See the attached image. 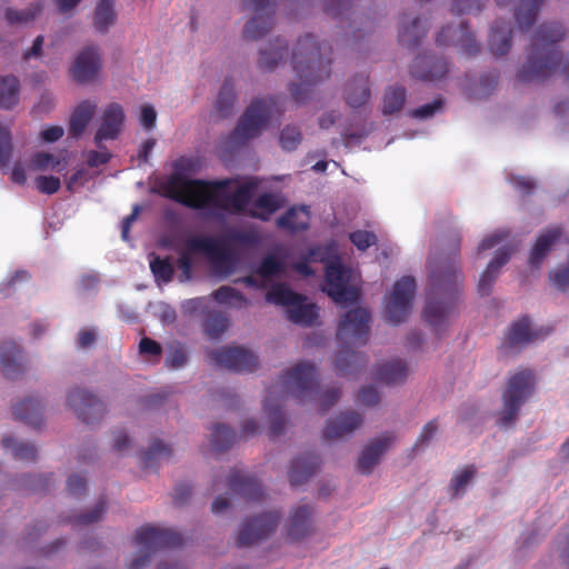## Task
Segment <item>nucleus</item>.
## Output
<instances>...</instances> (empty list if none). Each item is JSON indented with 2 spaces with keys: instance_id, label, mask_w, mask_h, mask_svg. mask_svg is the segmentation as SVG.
Here are the masks:
<instances>
[{
  "instance_id": "obj_1",
  "label": "nucleus",
  "mask_w": 569,
  "mask_h": 569,
  "mask_svg": "<svg viewBox=\"0 0 569 569\" xmlns=\"http://www.w3.org/2000/svg\"><path fill=\"white\" fill-rule=\"evenodd\" d=\"M460 248L461 237L455 232L448 241L447 257L429 264L428 301L423 316L426 321L435 328L443 325L457 308L462 281Z\"/></svg>"
},
{
  "instance_id": "obj_2",
  "label": "nucleus",
  "mask_w": 569,
  "mask_h": 569,
  "mask_svg": "<svg viewBox=\"0 0 569 569\" xmlns=\"http://www.w3.org/2000/svg\"><path fill=\"white\" fill-rule=\"evenodd\" d=\"M227 182H208L199 179H187L181 173H173L164 183V193L168 198L192 209H203L209 206L229 210L236 213H247L251 200L250 183L242 184L232 192L219 197L218 190L224 188Z\"/></svg>"
},
{
  "instance_id": "obj_3",
  "label": "nucleus",
  "mask_w": 569,
  "mask_h": 569,
  "mask_svg": "<svg viewBox=\"0 0 569 569\" xmlns=\"http://www.w3.org/2000/svg\"><path fill=\"white\" fill-rule=\"evenodd\" d=\"M331 48L318 43L313 34L298 39L292 52V66L299 82L290 86V93L298 103H303L311 88L330 77Z\"/></svg>"
},
{
  "instance_id": "obj_4",
  "label": "nucleus",
  "mask_w": 569,
  "mask_h": 569,
  "mask_svg": "<svg viewBox=\"0 0 569 569\" xmlns=\"http://www.w3.org/2000/svg\"><path fill=\"white\" fill-rule=\"evenodd\" d=\"M565 34L566 31L559 22L542 23L536 29L527 61L518 71L520 81H543L558 70L562 61L559 43Z\"/></svg>"
},
{
  "instance_id": "obj_5",
  "label": "nucleus",
  "mask_w": 569,
  "mask_h": 569,
  "mask_svg": "<svg viewBox=\"0 0 569 569\" xmlns=\"http://www.w3.org/2000/svg\"><path fill=\"white\" fill-rule=\"evenodd\" d=\"M370 313L361 307L346 312L341 319L337 339L341 350L336 356V369L340 376H351L359 372L367 363V357L352 349L362 346L368 340Z\"/></svg>"
},
{
  "instance_id": "obj_6",
  "label": "nucleus",
  "mask_w": 569,
  "mask_h": 569,
  "mask_svg": "<svg viewBox=\"0 0 569 569\" xmlns=\"http://www.w3.org/2000/svg\"><path fill=\"white\" fill-rule=\"evenodd\" d=\"M231 243L252 247L258 243V236L253 231L229 230L221 239L203 236H193L187 239V244L191 250L206 254L213 267L226 274L233 272L237 263V256Z\"/></svg>"
},
{
  "instance_id": "obj_7",
  "label": "nucleus",
  "mask_w": 569,
  "mask_h": 569,
  "mask_svg": "<svg viewBox=\"0 0 569 569\" xmlns=\"http://www.w3.org/2000/svg\"><path fill=\"white\" fill-rule=\"evenodd\" d=\"M182 542L183 538L178 531L152 526L140 527L133 539V545L139 547V555L131 561L128 569H143L150 562L153 553L179 547Z\"/></svg>"
},
{
  "instance_id": "obj_8",
  "label": "nucleus",
  "mask_w": 569,
  "mask_h": 569,
  "mask_svg": "<svg viewBox=\"0 0 569 569\" xmlns=\"http://www.w3.org/2000/svg\"><path fill=\"white\" fill-rule=\"evenodd\" d=\"M274 107V98L253 100L239 118L234 130L229 134L228 143L231 147L239 148L258 137L262 128L268 123Z\"/></svg>"
},
{
  "instance_id": "obj_9",
  "label": "nucleus",
  "mask_w": 569,
  "mask_h": 569,
  "mask_svg": "<svg viewBox=\"0 0 569 569\" xmlns=\"http://www.w3.org/2000/svg\"><path fill=\"white\" fill-rule=\"evenodd\" d=\"M535 385V375L529 369L520 370L508 379L507 388L502 395L503 406L499 418L500 426L508 427L516 420L520 407L533 393Z\"/></svg>"
},
{
  "instance_id": "obj_10",
  "label": "nucleus",
  "mask_w": 569,
  "mask_h": 569,
  "mask_svg": "<svg viewBox=\"0 0 569 569\" xmlns=\"http://www.w3.org/2000/svg\"><path fill=\"white\" fill-rule=\"evenodd\" d=\"M268 302L287 308L290 321L301 326H312L318 318V308L315 303H308L307 298L292 291L284 283H276L267 292Z\"/></svg>"
},
{
  "instance_id": "obj_11",
  "label": "nucleus",
  "mask_w": 569,
  "mask_h": 569,
  "mask_svg": "<svg viewBox=\"0 0 569 569\" xmlns=\"http://www.w3.org/2000/svg\"><path fill=\"white\" fill-rule=\"evenodd\" d=\"M415 291L416 281L413 277L405 276L395 283L385 306V316L390 323L399 325L408 318Z\"/></svg>"
},
{
  "instance_id": "obj_12",
  "label": "nucleus",
  "mask_w": 569,
  "mask_h": 569,
  "mask_svg": "<svg viewBox=\"0 0 569 569\" xmlns=\"http://www.w3.org/2000/svg\"><path fill=\"white\" fill-rule=\"evenodd\" d=\"M323 291L336 302L346 303L357 300V292L348 286L349 276L339 256L335 254L326 264Z\"/></svg>"
},
{
  "instance_id": "obj_13",
  "label": "nucleus",
  "mask_w": 569,
  "mask_h": 569,
  "mask_svg": "<svg viewBox=\"0 0 569 569\" xmlns=\"http://www.w3.org/2000/svg\"><path fill=\"white\" fill-rule=\"evenodd\" d=\"M277 0H243V9L253 11V17L246 23L243 37L258 40L269 32L274 22Z\"/></svg>"
},
{
  "instance_id": "obj_14",
  "label": "nucleus",
  "mask_w": 569,
  "mask_h": 569,
  "mask_svg": "<svg viewBox=\"0 0 569 569\" xmlns=\"http://www.w3.org/2000/svg\"><path fill=\"white\" fill-rule=\"evenodd\" d=\"M323 11L332 19L338 20L342 29L345 28L343 22L346 21L355 39L362 38L372 24L368 18L362 14H357L352 7V0H326Z\"/></svg>"
},
{
  "instance_id": "obj_15",
  "label": "nucleus",
  "mask_w": 569,
  "mask_h": 569,
  "mask_svg": "<svg viewBox=\"0 0 569 569\" xmlns=\"http://www.w3.org/2000/svg\"><path fill=\"white\" fill-rule=\"evenodd\" d=\"M211 361L221 368L237 372H251L258 367L257 356L242 347H223L210 351Z\"/></svg>"
},
{
  "instance_id": "obj_16",
  "label": "nucleus",
  "mask_w": 569,
  "mask_h": 569,
  "mask_svg": "<svg viewBox=\"0 0 569 569\" xmlns=\"http://www.w3.org/2000/svg\"><path fill=\"white\" fill-rule=\"evenodd\" d=\"M280 382L284 391L297 397L311 396L317 386V369L309 362L297 363L280 377Z\"/></svg>"
},
{
  "instance_id": "obj_17",
  "label": "nucleus",
  "mask_w": 569,
  "mask_h": 569,
  "mask_svg": "<svg viewBox=\"0 0 569 569\" xmlns=\"http://www.w3.org/2000/svg\"><path fill=\"white\" fill-rule=\"evenodd\" d=\"M280 515L277 511L262 513L243 522L237 537V546H251L268 538L277 528Z\"/></svg>"
},
{
  "instance_id": "obj_18",
  "label": "nucleus",
  "mask_w": 569,
  "mask_h": 569,
  "mask_svg": "<svg viewBox=\"0 0 569 569\" xmlns=\"http://www.w3.org/2000/svg\"><path fill=\"white\" fill-rule=\"evenodd\" d=\"M68 405L84 423L99 421L104 413V403L86 389L73 388L68 393Z\"/></svg>"
},
{
  "instance_id": "obj_19",
  "label": "nucleus",
  "mask_w": 569,
  "mask_h": 569,
  "mask_svg": "<svg viewBox=\"0 0 569 569\" xmlns=\"http://www.w3.org/2000/svg\"><path fill=\"white\" fill-rule=\"evenodd\" d=\"M101 68V58L98 47L83 48L77 56L71 68L72 76L80 83L91 82L98 76Z\"/></svg>"
},
{
  "instance_id": "obj_20",
  "label": "nucleus",
  "mask_w": 569,
  "mask_h": 569,
  "mask_svg": "<svg viewBox=\"0 0 569 569\" xmlns=\"http://www.w3.org/2000/svg\"><path fill=\"white\" fill-rule=\"evenodd\" d=\"M456 36H458L456 44L460 47L463 54L472 57L480 51V43L477 41L475 34L468 30L466 23H461L459 29H455L450 26L442 28L436 38V42L439 46L455 43Z\"/></svg>"
},
{
  "instance_id": "obj_21",
  "label": "nucleus",
  "mask_w": 569,
  "mask_h": 569,
  "mask_svg": "<svg viewBox=\"0 0 569 569\" xmlns=\"http://www.w3.org/2000/svg\"><path fill=\"white\" fill-rule=\"evenodd\" d=\"M396 441L393 432H386L381 437L376 438L363 448L357 462V469L363 475H370L381 456Z\"/></svg>"
},
{
  "instance_id": "obj_22",
  "label": "nucleus",
  "mask_w": 569,
  "mask_h": 569,
  "mask_svg": "<svg viewBox=\"0 0 569 569\" xmlns=\"http://www.w3.org/2000/svg\"><path fill=\"white\" fill-rule=\"evenodd\" d=\"M448 70L449 66L443 57L423 54L415 58L410 73L423 81H435L443 78Z\"/></svg>"
},
{
  "instance_id": "obj_23",
  "label": "nucleus",
  "mask_w": 569,
  "mask_h": 569,
  "mask_svg": "<svg viewBox=\"0 0 569 569\" xmlns=\"http://www.w3.org/2000/svg\"><path fill=\"white\" fill-rule=\"evenodd\" d=\"M124 120V112L122 107L117 103H110L102 114V121L94 136V143L98 148H101V142L104 140L116 139L120 131Z\"/></svg>"
},
{
  "instance_id": "obj_24",
  "label": "nucleus",
  "mask_w": 569,
  "mask_h": 569,
  "mask_svg": "<svg viewBox=\"0 0 569 569\" xmlns=\"http://www.w3.org/2000/svg\"><path fill=\"white\" fill-rule=\"evenodd\" d=\"M0 366L8 379L14 380L23 375V353L14 341H3L0 345Z\"/></svg>"
},
{
  "instance_id": "obj_25",
  "label": "nucleus",
  "mask_w": 569,
  "mask_h": 569,
  "mask_svg": "<svg viewBox=\"0 0 569 569\" xmlns=\"http://www.w3.org/2000/svg\"><path fill=\"white\" fill-rule=\"evenodd\" d=\"M229 488L230 490L247 500L260 501L264 493L256 478L243 473L239 469H233L229 476Z\"/></svg>"
},
{
  "instance_id": "obj_26",
  "label": "nucleus",
  "mask_w": 569,
  "mask_h": 569,
  "mask_svg": "<svg viewBox=\"0 0 569 569\" xmlns=\"http://www.w3.org/2000/svg\"><path fill=\"white\" fill-rule=\"evenodd\" d=\"M361 423L362 417L360 413L353 410L341 412L335 419L328 420L323 430V437L327 440L340 439L352 433Z\"/></svg>"
},
{
  "instance_id": "obj_27",
  "label": "nucleus",
  "mask_w": 569,
  "mask_h": 569,
  "mask_svg": "<svg viewBox=\"0 0 569 569\" xmlns=\"http://www.w3.org/2000/svg\"><path fill=\"white\" fill-rule=\"evenodd\" d=\"M539 336V331L531 329L530 319L522 317L510 326L501 348L506 350L520 349L538 339Z\"/></svg>"
},
{
  "instance_id": "obj_28",
  "label": "nucleus",
  "mask_w": 569,
  "mask_h": 569,
  "mask_svg": "<svg viewBox=\"0 0 569 569\" xmlns=\"http://www.w3.org/2000/svg\"><path fill=\"white\" fill-rule=\"evenodd\" d=\"M320 458L313 452H306L296 457L290 466L288 476L292 486H300L308 481L319 469Z\"/></svg>"
},
{
  "instance_id": "obj_29",
  "label": "nucleus",
  "mask_w": 569,
  "mask_h": 569,
  "mask_svg": "<svg viewBox=\"0 0 569 569\" xmlns=\"http://www.w3.org/2000/svg\"><path fill=\"white\" fill-rule=\"evenodd\" d=\"M511 252L508 248H500L495 258L489 262L485 271L481 273L478 282V292L480 296H489L493 282L499 276L500 269L510 260Z\"/></svg>"
},
{
  "instance_id": "obj_30",
  "label": "nucleus",
  "mask_w": 569,
  "mask_h": 569,
  "mask_svg": "<svg viewBox=\"0 0 569 569\" xmlns=\"http://www.w3.org/2000/svg\"><path fill=\"white\" fill-rule=\"evenodd\" d=\"M562 229L552 227L542 232L531 248L529 263L533 268H539L545 257L549 253L552 246L560 240Z\"/></svg>"
},
{
  "instance_id": "obj_31",
  "label": "nucleus",
  "mask_w": 569,
  "mask_h": 569,
  "mask_svg": "<svg viewBox=\"0 0 569 569\" xmlns=\"http://www.w3.org/2000/svg\"><path fill=\"white\" fill-rule=\"evenodd\" d=\"M369 77L365 73L356 74L346 86L345 99L351 108L366 104L370 98Z\"/></svg>"
},
{
  "instance_id": "obj_32",
  "label": "nucleus",
  "mask_w": 569,
  "mask_h": 569,
  "mask_svg": "<svg viewBox=\"0 0 569 569\" xmlns=\"http://www.w3.org/2000/svg\"><path fill=\"white\" fill-rule=\"evenodd\" d=\"M511 48V27L510 22L497 20L491 27L489 34V49L496 57H502Z\"/></svg>"
},
{
  "instance_id": "obj_33",
  "label": "nucleus",
  "mask_w": 569,
  "mask_h": 569,
  "mask_svg": "<svg viewBox=\"0 0 569 569\" xmlns=\"http://www.w3.org/2000/svg\"><path fill=\"white\" fill-rule=\"evenodd\" d=\"M282 206L283 201L278 194L264 192L252 202L247 214L254 219L268 221Z\"/></svg>"
},
{
  "instance_id": "obj_34",
  "label": "nucleus",
  "mask_w": 569,
  "mask_h": 569,
  "mask_svg": "<svg viewBox=\"0 0 569 569\" xmlns=\"http://www.w3.org/2000/svg\"><path fill=\"white\" fill-rule=\"evenodd\" d=\"M312 508L309 505L299 506L291 516L288 525V537L298 541L311 532Z\"/></svg>"
},
{
  "instance_id": "obj_35",
  "label": "nucleus",
  "mask_w": 569,
  "mask_h": 569,
  "mask_svg": "<svg viewBox=\"0 0 569 569\" xmlns=\"http://www.w3.org/2000/svg\"><path fill=\"white\" fill-rule=\"evenodd\" d=\"M407 376V363L400 359H396L379 365L376 379L385 385L392 386L403 383Z\"/></svg>"
},
{
  "instance_id": "obj_36",
  "label": "nucleus",
  "mask_w": 569,
  "mask_h": 569,
  "mask_svg": "<svg viewBox=\"0 0 569 569\" xmlns=\"http://www.w3.org/2000/svg\"><path fill=\"white\" fill-rule=\"evenodd\" d=\"M13 416L17 420L40 428L42 425V406L37 398H28L18 402L13 408Z\"/></svg>"
},
{
  "instance_id": "obj_37",
  "label": "nucleus",
  "mask_w": 569,
  "mask_h": 569,
  "mask_svg": "<svg viewBox=\"0 0 569 569\" xmlns=\"http://www.w3.org/2000/svg\"><path fill=\"white\" fill-rule=\"evenodd\" d=\"M96 108V103L88 100L80 102L76 107L69 121V133L71 137L79 138L84 132L94 114Z\"/></svg>"
},
{
  "instance_id": "obj_38",
  "label": "nucleus",
  "mask_w": 569,
  "mask_h": 569,
  "mask_svg": "<svg viewBox=\"0 0 569 569\" xmlns=\"http://www.w3.org/2000/svg\"><path fill=\"white\" fill-rule=\"evenodd\" d=\"M279 228L289 231H303L309 228V211L307 207H292L284 214L277 219Z\"/></svg>"
},
{
  "instance_id": "obj_39",
  "label": "nucleus",
  "mask_w": 569,
  "mask_h": 569,
  "mask_svg": "<svg viewBox=\"0 0 569 569\" xmlns=\"http://www.w3.org/2000/svg\"><path fill=\"white\" fill-rule=\"evenodd\" d=\"M287 52V44L281 39L270 42L267 48L260 51L259 68L264 71L273 70Z\"/></svg>"
},
{
  "instance_id": "obj_40",
  "label": "nucleus",
  "mask_w": 569,
  "mask_h": 569,
  "mask_svg": "<svg viewBox=\"0 0 569 569\" xmlns=\"http://www.w3.org/2000/svg\"><path fill=\"white\" fill-rule=\"evenodd\" d=\"M20 82L14 76L0 77V108L10 110L19 102Z\"/></svg>"
},
{
  "instance_id": "obj_41",
  "label": "nucleus",
  "mask_w": 569,
  "mask_h": 569,
  "mask_svg": "<svg viewBox=\"0 0 569 569\" xmlns=\"http://www.w3.org/2000/svg\"><path fill=\"white\" fill-rule=\"evenodd\" d=\"M426 34L427 28L421 24L419 18H415L410 26H402L398 39L402 47L415 50L420 46Z\"/></svg>"
},
{
  "instance_id": "obj_42",
  "label": "nucleus",
  "mask_w": 569,
  "mask_h": 569,
  "mask_svg": "<svg viewBox=\"0 0 569 569\" xmlns=\"http://www.w3.org/2000/svg\"><path fill=\"white\" fill-rule=\"evenodd\" d=\"M543 0H520L516 9V20L522 30H528L536 21Z\"/></svg>"
},
{
  "instance_id": "obj_43",
  "label": "nucleus",
  "mask_w": 569,
  "mask_h": 569,
  "mask_svg": "<svg viewBox=\"0 0 569 569\" xmlns=\"http://www.w3.org/2000/svg\"><path fill=\"white\" fill-rule=\"evenodd\" d=\"M116 20L114 0H99L94 10V27L99 32H107Z\"/></svg>"
},
{
  "instance_id": "obj_44",
  "label": "nucleus",
  "mask_w": 569,
  "mask_h": 569,
  "mask_svg": "<svg viewBox=\"0 0 569 569\" xmlns=\"http://www.w3.org/2000/svg\"><path fill=\"white\" fill-rule=\"evenodd\" d=\"M234 102L236 91L233 82L231 80H226L219 90L214 106L219 117L227 118L232 112Z\"/></svg>"
},
{
  "instance_id": "obj_45",
  "label": "nucleus",
  "mask_w": 569,
  "mask_h": 569,
  "mask_svg": "<svg viewBox=\"0 0 569 569\" xmlns=\"http://www.w3.org/2000/svg\"><path fill=\"white\" fill-rule=\"evenodd\" d=\"M236 440V432L228 426L217 423L212 428L211 447L217 452L227 451Z\"/></svg>"
},
{
  "instance_id": "obj_46",
  "label": "nucleus",
  "mask_w": 569,
  "mask_h": 569,
  "mask_svg": "<svg viewBox=\"0 0 569 569\" xmlns=\"http://www.w3.org/2000/svg\"><path fill=\"white\" fill-rule=\"evenodd\" d=\"M171 457V449L160 440H154L150 447L142 452L141 463L143 469L153 468L162 459Z\"/></svg>"
},
{
  "instance_id": "obj_47",
  "label": "nucleus",
  "mask_w": 569,
  "mask_h": 569,
  "mask_svg": "<svg viewBox=\"0 0 569 569\" xmlns=\"http://www.w3.org/2000/svg\"><path fill=\"white\" fill-rule=\"evenodd\" d=\"M406 101V89L401 86L386 90L382 101V113L386 116L400 111Z\"/></svg>"
},
{
  "instance_id": "obj_48",
  "label": "nucleus",
  "mask_w": 569,
  "mask_h": 569,
  "mask_svg": "<svg viewBox=\"0 0 569 569\" xmlns=\"http://www.w3.org/2000/svg\"><path fill=\"white\" fill-rule=\"evenodd\" d=\"M266 412L270 419L268 436L276 439L283 435L286 427V417L280 406L271 405L269 399L263 405Z\"/></svg>"
},
{
  "instance_id": "obj_49",
  "label": "nucleus",
  "mask_w": 569,
  "mask_h": 569,
  "mask_svg": "<svg viewBox=\"0 0 569 569\" xmlns=\"http://www.w3.org/2000/svg\"><path fill=\"white\" fill-rule=\"evenodd\" d=\"M229 327V320L219 311H209L203 322L206 335L214 340L218 339Z\"/></svg>"
},
{
  "instance_id": "obj_50",
  "label": "nucleus",
  "mask_w": 569,
  "mask_h": 569,
  "mask_svg": "<svg viewBox=\"0 0 569 569\" xmlns=\"http://www.w3.org/2000/svg\"><path fill=\"white\" fill-rule=\"evenodd\" d=\"M2 447L12 449V455L16 459L22 461H34L38 456L37 448L29 442L16 443L12 437H3L1 440Z\"/></svg>"
},
{
  "instance_id": "obj_51",
  "label": "nucleus",
  "mask_w": 569,
  "mask_h": 569,
  "mask_svg": "<svg viewBox=\"0 0 569 569\" xmlns=\"http://www.w3.org/2000/svg\"><path fill=\"white\" fill-rule=\"evenodd\" d=\"M283 271L284 262L277 256L269 253L262 258L254 273L263 279H268L280 276Z\"/></svg>"
},
{
  "instance_id": "obj_52",
  "label": "nucleus",
  "mask_w": 569,
  "mask_h": 569,
  "mask_svg": "<svg viewBox=\"0 0 569 569\" xmlns=\"http://www.w3.org/2000/svg\"><path fill=\"white\" fill-rule=\"evenodd\" d=\"M216 301L222 305H229L242 308L248 305V299L237 289L230 286H222L213 292Z\"/></svg>"
},
{
  "instance_id": "obj_53",
  "label": "nucleus",
  "mask_w": 569,
  "mask_h": 569,
  "mask_svg": "<svg viewBox=\"0 0 569 569\" xmlns=\"http://www.w3.org/2000/svg\"><path fill=\"white\" fill-rule=\"evenodd\" d=\"M476 467L473 465H468L453 475L450 481V489L452 490L453 497H459L465 492L466 487L476 476Z\"/></svg>"
},
{
  "instance_id": "obj_54",
  "label": "nucleus",
  "mask_w": 569,
  "mask_h": 569,
  "mask_svg": "<svg viewBox=\"0 0 569 569\" xmlns=\"http://www.w3.org/2000/svg\"><path fill=\"white\" fill-rule=\"evenodd\" d=\"M52 473L24 476L20 483L14 485L17 489H23L32 492H44L49 489Z\"/></svg>"
},
{
  "instance_id": "obj_55",
  "label": "nucleus",
  "mask_w": 569,
  "mask_h": 569,
  "mask_svg": "<svg viewBox=\"0 0 569 569\" xmlns=\"http://www.w3.org/2000/svg\"><path fill=\"white\" fill-rule=\"evenodd\" d=\"M301 140V130L296 126L288 124L280 132L279 141L283 150L292 151L297 149Z\"/></svg>"
},
{
  "instance_id": "obj_56",
  "label": "nucleus",
  "mask_w": 569,
  "mask_h": 569,
  "mask_svg": "<svg viewBox=\"0 0 569 569\" xmlns=\"http://www.w3.org/2000/svg\"><path fill=\"white\" fill-rule=\"evenodd\" d=\"M32 163L37 169L43 170L50 168L57 172L63 171L67 167V162H62L56 159L53 154L43 151L33 154Z\"/></svg>"
},
{
  "instance_id": "obj_57",
  "label": "nucleus",
  "mask_w": 569,
  "mask_h": 569,
  "mask_svg": "<svg viewBox=\"0 0 569 569\" xmlns=\"http://www.w3.org/2000/svg\"><path fill=\"white\" fill-rule=\"evenodd\" d=\"M41 11L40 6H33L23 10L8 8L6 10V19L11 24L27 23L32 21Z\"/></svg>"
},
{
  "instance_id": "obj_58",
  "label": "nucleus",
  "mask_w": 569,
  "mask_h": 569,
  "mask_svg": "<svg viewBox=\"0 0 569 569\" xmlns=\"http://www.w3.org/2000/svg\"><path fill=\"white\" fill-rule=\"evenodd\" d=\"M12 136L10 129L0 124V166L8 168L12 157Z\"/></svg>"
},
{
  "instance_id": "obj_59",
  "label": "nucleus",
  "mask_w": 569,
  "mask_h": 569,
  "mask_svg": "<svg viewBox=\"0 0 569 569\" xmlns=\"http://www.w3.org/2000/svg\"><path fill=\"white\" fill-rule=\"evenodd\" d=\"M150 269L157 279L169 282L173 278V267L169 258L156 257L150 261Z\"/></svg>"
},
{
  "instance_id": "obj_60",
  "label": "nucleus",
  "mask_w": 569,
  "mask_h": 569,
  "mask_svg": "<svg viewBox=\"0 0 569 569\" xmlns=\"http://www.w3.org/2000/svg\"><path fill=\"white\" fill-rule=\"evenodd\" d=\"M106 510V500L101 498L89 512L78 515L74 521L78 525H90L97 522L103 517Z\"/></svg>"
},
{
  "instance_id": "obj_61",
  "label": "nucleus",
  "mask_w": 569,
  "mask_h": 569,
  "mask_svg": "<svg viewBox=\"0 0 569 569\" xmlns=\"http://www.w3.org/2000/svg\"><path fill=\"white\" fill-rule=\"evenodd\" d=\"M351 243L360 251H366L371 246L376 244L377 236L371 231L357 230L349 234Z\"/></svg>"
},
{
  "instance_id": "obj_62",
  "label": "nucleus",
  "mask_w": 569,
  "mask_h": 569,
  "mask_svg": "<svg viewBox=\"0 0 569 569\" xmlns=\"http://www.w3.org/2000/svg\"><path fill=\"white\" fill-rule=\"evenodd\" d=\"M485 0H452L451 11L456 14H471L482 10Z\"/></svg>"
},
{
  "instance_id": "obj_63",
  "label": "nucleus",
  "mask_w": 569,
  "mask_h": 569,
  "mask_svg": "<svg viewBox=\"0 0 569 569\" xmlns=\"http://www.w3.org/2000/svg\"><path fill=\"white\" fill-rule=\"evenodd\" d=\"M187 350L183 346L177 345L171 347L166 359V366L172 369H179L187 363Z\"/></svg>"
},
{
  "instance_id": "obj_64",
  "label": "nucleus",
  "mask_w": 569,
  "mask_h": 569,
  "mask_svg": "<svg viewBox=\"0 0 569 569\" xmlns=\"http://www.w3.org/2000/svg\"><path fill=\"white\" fill-rule=\"evenodd\" d=\"M36 187L41 193L53 194L60 189L61 182L58 177L39 176L36 178Z\"/></svg>"
}]
</instances>
